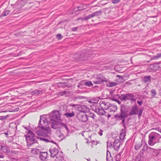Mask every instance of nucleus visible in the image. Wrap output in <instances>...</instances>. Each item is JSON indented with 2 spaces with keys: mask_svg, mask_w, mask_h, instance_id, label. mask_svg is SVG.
I'll list each match as a JSON object with an SVG mask.
<instances>
[{
  "mask_svg": "<svg viewBox=\"0 0 161 161\" xmlns=\"http://www.w3.org/2000/svg\"><path fill=\"white\" fill-rule=\"evenodd\" d=\"M40 116L36 133L38 136H42L38 138L40 140L47 142H52L50 138L51 134L50 129L48 126L49 121L48 120L47 116Z\"/></svg>",
  "mask_w": 161,
  "mask_h": 161,
  "instance_id": "f257e3e1",
  "label": "nucleus"
},
{
  "mask_svg": "<svg viewBox=\"0 0 161 161\" xmlns=\"http://www.w3.org/2000/svg\"><path fill=\"white\" fill-rule=\"evenodd\" d=\"M149 140L148 143L150 146H153L156 143H159L161 136L159 134L155 132H151L148 136Z\"/></svg>",
  "mask_w": 161,
  "mask_h": 161,
  "instance_id": "f03ea898",
  "label": "nucleus"
},
{
  "mask_svg": "<svg viewBox=\"0 0 161 161\" xmlns=\"http://www.w3.org/2000/svg\"><path fill=\"white\" fill-rule=\"evenodd\" d=\"M35 136V135L33 132L30 130H28V133L25 136L26 140L28 144L30 143L29 144L31 145L33 143L37 142V141L34 139Z\"/></svg>",
  "mask_w": 161,
  "mask_h": 161,
  "instance_id": "7ed1b4c3",
  "label": "nucleus"
},
{
  "mask_svg": "<svg viewBox=\"0 0 161 161\" xmlns=\"http://www.w3.org/2000/svg\"><path fill=\"white\" fill-rule=\"evenodd\" d=\"M120 110L121 114L115 115V116L118 119H122L123 123H124L125 119L127 116V112L125 109L124 106H121Z\"/></svg>",
  "mask_w": 161,
  "mask_h": 161,
  "instance_id": "20e7f679",
  "label": "nucleus"
},
{
  "mask_svg": "<svg viewBox=\"0 0 161 161\" xmlns=\"http://www.w3.org/2000/svg\"><path fill=\"white\" fill-rule=\"evenodd\" d=\"M60 114L59 111L58 110H53L48 114L46 115L47 117V119L50 121L52 119H58L60 117Z\"/></svg>",
  "mask_w": 161,
  "mask_h": 161,
  "instance_id": "39448f33",
  "label": "nucleus"
},
{
  "mask_svg": "<svg viewBox=\"0 0 161 161\" xmlns=\"http://www.w3.org/2000/svg\"><path fill=\"white\" fill-rule=\"evenodd\" d=\"M107 79L101 75H98L94 78L93 82L95 84H99L104 82H107Z\"/></svg>",
  "mask_w": 161,
  "mask_h": 161,
  "instance_id": "423d86ee",
  "label": "nucleus"
},
{
  "mask_svg": "<svg viewBox=\"0 0 161 161\" xmlns=\"http://www.w3.org/2000/svg\"><path fill=\"white\" fill-rule=\"evenodd\" d=\"M60 123L56 121L55 119H52L49 121V125H50L52 128L55 129L59 128L60 127Z\"/></svg>",
  "mask_w": 161,
  "mask_h": 161,
  "instance_id": "0eeeda50",
  "label": "nucleus"
},
{
  "mask_svg": "<svg viewBox=\"0 0 161 161\" xmlns=\"http://www.w3.org/2000/svg\"><path fill=\"white\" fill-rule=\"evenodd\" d=\"M99 104L101 108L104 110H106L108 109L110 103L108 102L101 101L99 102Z\"/></svg>",
  "mask_w": 161,
  "mask_h": 161,
  "instance_id": "6e6552de",
  "label": "nucleus"
},
{
  "mask_svg": "<svg viewBox=\"0 0 161 161\" xmlns=\"http://www.w3.org/2000/svg\"><path fill=\"white\" fill-rule=\"evenodd\" d=\"M78 117L79 119L82 122H85L88 120V117L85 113L79 114Z\"/></svg>",
  "mask_w": 161,
  "mask_h": 161,
  "instance_id": "1a4fd4ad",
  "label": "nucleus"
},
{
  "mask_svg": "<svg viewBox=\"0 0 161 161\" xmlns=\"http://www.w3.org/2000/svg\"><path fill=\"white\" fill-rule=\"evenodd\" d=\"M40 150L37 148H33L31 149L30 153L33 157H35L40 154Z\"/></svg>",
  "mask_w": 161,
  "mask_h": 161,
  "instance_id": "9d476101",
  "label": "nucleus"
},
{
  "mask_svg": "<svg viewBox=\"0 0 161 161\" xmlns=\"http://www.w3.org/2000/svg\"><path fill=\"white\" fill-rule=\"evenodd\" d=\"M47 152H40L39 154L40 159L42 161H46L48 157Z\"/></svg>",
  "mask_w": 161,
  "mask_h": 161,
  "instance_id": "9b49d317",
  "label": "nucleus"
},
{
  "mask_svg": "<svg viewBox=\"0 0 161 161\" xmlns=\"http://www.w3.org/2000/svg\"><path fill=\"white\" fill-rule=\"evenodd\" d=\"M101 13V11H97L93 13L92 14L85 17L84 20H87L89 19L92 18L95 16H97L99 15Z\"/></svg>",
  "mask_w": 161,
  "mask_h": 161,
  "instance_id": "f8f14e48",
  "label": "nucleus"
},
{
  "mask_svg": "<svg viewBox=\"0 0 161 161\" xmlns=\"http://www.w3.org/2000/svg\"><path fill=\"white\" fill-rule=\"evenodd\" d=\"M51 157H54L56 156H57L58 153V149L55 148L50 149H49Z\"/></svg>",
  "mask_w": 161,
  "mask_h": 161,
  "instance_id": "ddd939ff",
  "label": "nucleus"
},
{
  "mask_svg": "<svg viewBox=\"0 0 161 161\" xmlns=\"http://www.w3.org/2000/svg\"><path fill=\"white\" fill-rule=\"evenodd\" d=\"M137 107L136 104L133 106L131 109L129 114L130 115L135 114L137 112Z\"/></svg>",
  "mask_w": 161,
  "mask_h": 161,
  "instance_id": "4468645a",
  "label": "nucleus"
},
{
  "mask_svg": "<svg viewBox=\"0 0 161 161\" xmlns=\"http://www.w3.org/2000/svg\"><path fill=\"white\" fill-rule=\"evenodd\" d=\"M104 109L102 108H96L95 109V112L98 114L100 115H104L105 114V112L104 111Z\"/></svg>",
  "mask_w": 161,
  "mask_h": 161,
  "instance_id": "2eb2a0df",
  "label": "nucleus"
},
{
  "mask_svg": "<svg viewBox=\"0 0 161 161\" xmlns=\"http://www.w3.org/2000/svg\"><path fill=\"white\" fill-rule=\"evenodd\" d=\"M79 110L81 112H83V113H86L89 111V109L84 105H81L79 107Z\"/></svg>",
  "mask_w": 161,
  "mask_h": 161,
  "instance_id": "dca6fc26",
  "label": "nucleus"
},
{
  "mask_svg": "<svg viewBox=\"0 0 161 161\" xmlns=\"http://www.w3.org/2000/svg\"><path fill=\"white\" fill-rule=\"evenodd\" d=\"M106 161H113V158L111 157L110 153L108 151L107 148L106 153Z\"/></svg>",
  "mask_w": 161,
  "mask_h": 161,
  "instance_id": "f3484780",
  "label": "nucleus"
},
{
  "mask_svg": "<svg viewBox=\"0 0 161 161\" xmlns=\"http://www.w3.org/2000/svg\"><path fill=\"white\" fill-rule=\"evenodd\" d=\"M125 130L122 129L121 130V132L120 134L119 138L121 140H123L125 137Z\"/></svg>",
  "mask_w": 161,
  "mask_h": 161,
  "instance_id": "a211bd4d",
  "label": "nucleus"
},
{
  "mask_svg": "<svg viewBox=\"0 0 161 161\" xmlns=\"http://www.w3.org/2000/svg\"><path fill=\"white\" fill-rule=\"evenodd\" d=\"M134 96L131 94H127V100H130L132 101H135L136 100L134 98Z\"/></svg>",
  "mask_w": 161,
  "mask_h": 161,
  "instance_id": "6ab92c4d",
  "label": "nucleus"
},
{
  "mask_svg": "<svg viewBox=\"0 0 161 161\" xmlns=\"http://www.w3.org/2000/svg\"><path fill=\"white\" fill-rule=\"evenodd\" d=\"M117 109V106L114 105H110L108 108V110L110 112H114Z\"/></svg>",
  "mask_w": 161,
  "mask_h": 161,
  "instance_id": "aec40b11",
  "label": "nucleus"
},
{
  "mask_svg": "<svg viewBox=\"0 0 161 161\" xmlns=\"http://www.w3.org/2000/svg\"><path fill=\"white\" fill-rule=\"evenodd\" d=\"M64 115L68 118H70L73 117L75 115V113L73 111L71 113L66 112L64 114Z\"/></svg>",
  "mask_w": 161,
  "mask_h": 161,
  "instance_id": "412c9836",
  "label": "nucleus"
},
{
  "mask_svg": "<svg viewBox=\"0 0 161 161\" xmlns=\"http://www.w3.org/2000/svg\"><path fill=\"white\" fill-rule=\"evenodd\" d=\"M60 126L59 128H65L68 132L69 131L68 128L66 124L61 122Z\"/></svg>",
  "mask_w": 161,
  "mask_h": 161,
  "instance_id": "4be33fe9",
  "label": "nucleus"
},
{
  "mask_svg": "<svg viewBox=\"0 0 161 161\" xmlns=\"http://www.w3.org/2000/svg\"><path fill=\"white\" fill-rule=\"evenodd\" d=\"M142 146V143L141 142L136 143L135 146V148L136 150H138Z\"/></svg>",
  "mask_w": 161,
  "mask_h": 161,
  "instance_id": "5701e85b",
  "label": "nucleus"
},
{
  "mask_svg": "<svg viewBox=\"0 0 161 161\" xmlns=\"http://www.w3.org/2000/svg\"><path fill=\"white\" fill-rule=\"evenodd\" d=\"M0 149L4 153H6L9 151L8 148L5 146H1Z\"/></svg>",
  "mask_w": 161,
  "mask_h": 161,
  "instance_id": "b1692460",
  "label": "nucleus"
},
{
  "mask_svg": "<svg viewBox=\"0 0 161 161\" xmlns=\"http://www.w3.org/2000/svg\"><path fill=\"white\" fill-rule=\"evenodd\" d=\"M117 83L114 82H111L108 83L106 85L107 86L112 87L116 85Z\"/></svg>",
  "mask_w": 161,
  "mask_h": 161,
  "instance_id": "393cba45",
  "label": "nucleus"
},
{
  "mask_svg": "<svg viewBox=\"0 0 161 161\" xmlns=\"http://www.w3.org/2000/svg\"><path fill=\"white\" fill-rule=\"evenodd\" d=\"M151 78L150 76H145L143 77V81L145 83L147 82L150 80Z\"/></svg>",
  "mask_w": 161,
  "mask_h": 161,
  "instance_id": "a878e982",
  "label": "nucleus"
},
{
  "mask_svg": "<svg viewBox=\"0 0 161 161\" xmlns=\"http://www.w3.org/2000/svg\"><path fill=\"white\" fill-rule=\"evenodd\" d=\"M32 93L33 95H38L40 94H41L42 93V92L40 90H34L32 92Z\"/></svg>",
  "mask_w": 161,
  "mask_h": 161,
  "instance_id": "bb28decb",
  "label": "nucleus"
},
{
  "mask_svg": "<svg viewBox=\"0 0 161 161\" xmlns=\"http://www.w3.org/2000/svg\"><path fill=\"white\" fill-rule=\"evenodd\" d=\"M84 85L85 86L90 87L92 86L93 85V84L91 81L88 80L85 82Z\"/></svg>",
  "mask_w": 161,
  "mask_h": 161,
  "instance_id": "cd10ccee",
  "label": "nucleus"
},
{
  "mask_svg": "<svg viewBox=\"0 0 161 161\" xmlns=\"http://www.w3.org/2000/svg\"><path fill=\"white\" fill-rule=\"evenodd\" d=\"M119 146L120 144H117L114 143L113 147L115 150H117L119 148Z\"/></svg>",
  "mask_w": 161,
  "mask_h": 161,
  "instance_id": "c85d7f7f",
  "label": "nucleus"
},
{
  "mask_svg": "<svg viewBox=\"0 0 161 161\" xmlns=\"http://www.w3.org/2000/svg\"><path fill=\"white\" fill-rule=\"evenodd\" d=\"M143 111V110L142 108L139 109L138 111L137 110V112L136 113V114H137L139 118L142 115Z\"/></svg>",
  "mask_w": 161,
  "mask_h": 161,
  "instance_id": "c756f323",
  "label": "nucleus"
},
{
  "mask_svg": "<svg viewBox=\"0 0 161 161\" xmlns=\"http://www.w3.org/2000/svg\"><path fill=\"white\" fill-rule=\"evenodd\" d=\"M152 96L153 97H154L155 96L157 95V93L155 89H153L151 91Z\"/></svg>",
  "mask_w": 161,
  "mask_h": 161,
  "instance_id": "7c9ffc66",
  "label": "nucleus"
},
{
  "mask_svg": "<svg viewBox=\"0 0 161 161\" xmlns=\"http://www.w3.org/2000/svg\"><path fill=\"white\" fill-rule=\"evenodd\" d=\"M89 116L90 117H91L93 119H95V114L94 113H92V112H90L89 113Z\"/></svg>",
  "mask_w": 161,
  "mask_h": 161,
  "instance_id": "2f4dec72",
  "label": "nucleus"
},
{
  "mask_svg": "<svg viewBox=\"0 0 161 161\" xmlns=\"http://www.w3.org/2000/svg\"><path fill=\"white\" fill-rule=\"evenodd\" d=\"M10 12L9 10L6 9L3 12L4 16L8 15Z\"/></svg>",
  "mask_w": 161,
  "mask_h": 161,
  "instance_id": "473e14b6",
  "label": "nucleus"
},
{
  "mask_svg": "<svg viewBox=\"0 0 161 161\" xmlns=\"http://www.w3.org/2000/svg\"><path fill=\"white\" fill-rule=\"evenodd\" d=\"M146 150L147 151H151L152 150L156 151V150L151 148V147H148L147 145L146 146Z\"/></svg>",
  "mask_w": 161,
  "mask_h": 161,
  "instance_id": "72a5a7b5",
  "label": "nucleus"
},
{
  "mask_svg": "<svg viewBox=\"0 0 161 161\" xmlns=\"http://www.w3.org/2000/svg\"><path fill=\"white\" fill-rule=\"evenodd\" d=\"M121 99L123 100H127V94L125 95H123L121 96Z\"/></svg>",
  "mask_w": 161,
  "mask_h": 161,
  "instance_id": "f704fd0d",
  "label": "nucleus"
},
{
  "mask_svg": "<svg viewBox=\"0 0 161 161\" xmlns=\"http://www.w3.org/2000/svg\"><path fill=\"white\" fill-rule=\"evenodd\" d=\"M75 99H85L86 97L84 96H77L75 97Z\"/></svg>",
  "mask_w": 161,
  "mask_h": 161,
  "instance_id": "c9c22d12",
  "label": "nucleus"
},
{
  "mask_svg": "<svg viewBox=\"0 0 161 161\" xmlns=\"http://www.w3.org/2000/svg\"><path fill=\"white\" fill-rule=\"evenodd\" d=\"M160 57V56H159V54H157V55L153 56L152 58V59H155L158 58Z\"/></svg>",
  "mask_w": 161,
  "mask_h": 161,
  "instance_id": "e433bc0d",
  "label": "nucleus"
},
{
  "mask_svg": "<svg viewBox=\"0 0 161 161\" xmlns=\"http://www.w3.org/2000/svg\"><path fill=\"white\" fill-rule=\"evenodd\" d=\"M144 151H143L142 150H141L140 151L139 154L138 155L137 157H139L140 156V158L142 157L143 156Z\"/></svg>",
  "mask_w": 161,
  "mask_h": 161,
  "instance_id": "4c0bfd02",
  "label": "nucleus"
},
{
  "mask_svg": "<svg viewBox=\"0 0 161 161\" xmlns=\"http://www.w3.org/2000/svg\"><path fill=\"white\" fill-rule=\"evenodd\" d=\"M121 0H112V3L113 4L117 3L119 2Z\"/></svg>",
  "mask_w": 161,
  "mask_h": 161,
  "instance_id": "58836bf2",
  "label": "nucleus"
},
{
  "mask_svg": "<svg viewBox=\"0 0 161 161\" xmlns=\"http://www.w3.org/2000/svg\"><path fill=\"white\" fill-rule=\"evenodd\" d=\"M121 153L120 152L116 155V158L120 159L121 158Z\"/></svg>",
  "mask_w": 161,
  "mask_h": 161,
  "instance_id": "ea45409f",
  "label": "nucleus"
},
{
  "mask_svg": "<svg viewBox=\"0 0 161 161\" xmlns=\"http://www.w3.org/2000/svg\"><path fill=\"white\" fill-rule=\"evenodd\" d=\"M114 143H116L117 144H120V142L119 139H116L114 141Z\"/></svg>",
  "mask_w": 161,
  "mask_h": 161,
  "instance_id": "a19ab883",
  "label": "nucleus"
},
{
  "mask_svg": "<svg viewBox=\"0 0 161 161\" xmlns=\"http://www.w3.org/2000/svg\"><path fill=\"white\" fill-rule=\"evenodd\" d=\"M57 38L58 39L60 40L62 37L61 35L60 34H58L57 35Z\"/></svg>",
  "mask_w": 161,
  "mask_h": 161,
  "instance_id": "79ce46f5",
  "label": "nucleus"
},
{
  "mask_svg": "<svg viewBox=\"0 0 161 161\" xmlns=\"http://www.w3.org/2000/svg\"><path fill=\"white\" fill-rule=\"evenodd\" d=\"M103 131L102 130H100L98 132V134L100 136H101L103 135Z\"/></svg>",
  "mask_w": 161,
  "mask_h": 161,
  "instance_id": "37998d69",
  "label": "nucleus"
},
{
  "mask_svg": "<svg viewBox=\"0 0 161 161\" xmlns=\"http://www.w3.org/2000/svg\"><path fill=\"white\" fill-rule=\"evenodd\" d=\"M92 147L93 146V145H96L97 144V143L96 142L94 141H92Z\"/></svg>",
  "mask_w": 161,
  "mask_h": 161,
  "instance_id": "c03bdc74",
  "label": "nucleus"
},
{
  "mask_svg": "<svg viewBox=\"0 0 161 161\" xmlns=\"http://www.w3.org/2000/svg\"><path fill=\"white\" fill-rule=\"evenodd\" d=\"M78 28V27H75L72 28V31H77Z\"/></svg>",
  "mask_w": 161,
  "mask_h": 161,
  "instance_id": "a18cd8bd",
  "label": "nucleus"
},
{
  "mask_svg": "<svg viewBox=\"0 0 161 161\" xmlns=\"http://www.w3.org/2000/svg\"><path fill=\"white\" fill-rule=\"evenodd\" d=\"M7 117L6 116H0V119L2 120L5 119Z\"/></svg>",
  "mask_w": 161,
  "mask_h": 161,
  "instance_id": "49530a36",
  "label": "nucleus"
},
{
  "mask_svg": "<svg viewBox=\"0 0 161 161\" xmlns=\"http://www.w3.org/2000/svg\"><path fill=\"white\" fill-rule=\"evenodd\" d=\"M153 129H155L156 130H158V131H159V132H160L161 131V129H160L159 128H156L155 129L153 128Z\"/></svg>",
  "mask_w": 161,
  "mask_h": 161,
  "instance_id": "de8ad7c7",
  "label": "nucleus"
},
{
  "mask_svg": "<svg viewBox=\"0 0 161 161\" xmlns=\"http://www.w3.org/2000/svg\"><path fill=\"white\" fill-rule=\"evenodd\" d=\"M137 103L140 105H141L142 104V101H137Z\"/></svg>",
  "mask_w": 161,
  "mask_h": 161,
  "instance_id": "09e8293b",
  "label": "nucleus"
},
{
  "mask_svg": "<svg viewBox=\"0 0 161 161\" xmlns=\"http://www.w3.org/2000/svg\"><path fill=\"white\" fill-rule=\"evenodd\" d=\"M70 106L73 107H75L76 106H79V105H78L77 104H71Z\"/></svg>",
  "mask_w": 161,
  "mask_h": 161,
  "instance_id": "8fccbe9b",
  "label": "nucleus"
},
{
  "mask_svg": "<svg viewBox=\"0 0 161 161\" xmlns=\"http://www.w3.org/2000/svg\"><path fill=\"white\" fill-rule=\"evenodd\" d=\"M66 93V91H63L61 92V93L60 94L61 95H63L64 94Z\"/></svg>",
  "mask_w": 161,
  "mask_h": 161,
  "instance_id": "3c124183",
  "label": "nucleus"
},
{
  "mask_svg": "<svg viewBox=\"0 0 161 161\" xmlns=\"http://www.w3.org/2000/svg\"><path fill=\"white\" fill-rule=\"evenodd\" d=\"M145 149H146V146H144L143 147V148L142 149H141V150H142L144 152Z\"/></svg>",
  "mask_w": 161,
  "mask_h": 161,
  "instance_id": "603ef678",
  "label": "nucleus"
},
{
  "mask_svg": "<svg viewBox=\"0 0 161 161\" xmlns=\"http://www.w3.org/2000/svg\"><path fill=\"white\" fill-rule=\"evenodd\" d=\"M24 161H30L29 158H27Z\"/></svg>",
  "mask_w": 161,
  "mask_h": 161,
  "instance_id": "864d4df0",
  "label": "nucleus"
},
{
  "mask_svg": "<svg viewBox=\"0 0 161 161\" xmlns=\"http://www.w3.org/2000/svg\"><path fill=\"white\" fill-rule=\"evenodd\" d=\"M76 60V61H79L81 60V59H80V58H77L75 59Z\"/></svg>",
  "mask_w": 161,
  "mask_h": 161,
  "instance_id": "5fc2aeb1",
  "label": "nucleus"
},
{
  "mask_svg": "<svg viewBox=\"0 0 161 161\" xmlns=\"http://www.w3.org/2000/svg\"><path fill=\"white\" fill-rule=\"evenodd\" d=\"M120 159L116 158V161H120Z\"/></svg>",
  "mask_w": 161,
  "mask_h": 161,
  "instance_id": "6e6d98bb",
  "label": "nucleus"
},
{
  "mask_svg": "<svg viewBox=\"0 0 161 161\" xmlns=\"http://www.w3.org/2000/svg\"><path fill=\"white\" fill-rule=\"evenodd\" d=\"M4 156L3 155H0V158H3L4 157Z\"/></svg>",
  "mask_w": 161,
  "mask_h": 161,
  "instance_id": "4d7b16f0",
  "label": "nucleus"
},
{
  "mask_svg": "<svg viewBox=\"0 0 161 161\" xmlns=\"http://www.w3.org/2000/svg\"><path fill=\"white\" fill-rule=\"evenodd\" d=\"M4 134H5L6 135H8V133H7V132H5V133H4Z\"/></svg>",
  "mask_w": 161,
  "mask_h": 161,
  "instance_id": "13d9d810",
  "label": "nucleus"
},
{
  "mask_svg": "<svg viewBox=\"0 0 161 161\" xmlns=\"http://www.w3.org/2000/svg\"><path fill=\"white\" fill-rule=\"evenodd\" d=\"M24 128L27 130H28V129L26 127H24Z\"/></svg>",
  "mask_w": 161,
  "mask_h": 161,
  "instance_id": "bf43d9fd",
  "label": "nucleus"
},
{
  "mask_svg": "<svg viewBox=\"0 0 161 161\" xmlns=\"http://www.w3.org/2000/svg\"><path fill=\"white\" fill-rule=\"evenodd\" d=\"M88 161H90V159L89 158L88 159H87Z\"/></svg>",
  "mask_w": 161,
  "mask_h": 161,
  "instance_id": "052dcab7",
  "label": "nucleus"
},
{
  "mask_svg": "<svg viewBox=\"0 0 161 161\" xmlns=\"http://www.w3.org/2000/svg\"><path fill=\"white\" fill-rule=\"evenodd\" d=\"M159 56H160V57H161V53H159Z\"/></svg>",
  "mask_w": 161,
  "mask_h": 161,
  "instance_id": "680f3d73",
  "label": "nucleus"
}]
</instances>
